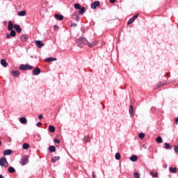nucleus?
<instances>
[{
	"mask_svg": "<svg viewBox=\"0 0 178 178\" xmlns=\"http://www.w3.org/2000/svg\"><path fill=\"white\" fill-rule=\"evenodd\" d=\"M10 33L6 34V38L9 39L10 37H16V31L15 30H10Z\"/></svg>",
	"mask_w": 178,
	"mask_h": 178,
	"instance_id": "0eeeda50",
	"label": "nucleus"
},
{
	"mask_svg": "<svg viewBox=\"0 0 178 178\" xmlns=\"http://www.w3.org/2000/svg\"><path fill=\"white\" fill-rule=\"evenodd\" d=\"M73 16H76L75 20H76V22H80V17H79V15H78L77 13H74V14H73Z\"/></svg>",
	"mask_w": 178,
	"mask_h": 178,
	"instance_id": "e433bc0d",
	"label": "nucleus"
},
{
	"mask_svg": "<svg viewBox=\"0 0 178 178\" xmlns=\"http://www.w3.org/2000/svg\"><path fill=\"white\" fill-rule=\"evenodd\" d=\"M0 63L3 67H8V62H6V59H1Z\"/></svg>",
	"mask_w": 178,
	"mask_h": 178,
	"instance_id": "2eb2a0df",
	"label": "nucleus"
},
{
	"mask_svg": "<svg viewBox=\"0 0 178 178\" xmlns=\"http://www.w3.org/2000/svg\"><path fill=\"white\" fill-rule=\"evenodd\" d=\"M110 3H115L116 2V0H109Z\"/></svg>",
	"mask_w": 178,
	"mask_h": 178,
	"instance_id": "de8ad7c7",
	"label": "nucleus"
},
{
	"mask_svg": "<svg viewBox=\"0 0 178 178\" xmlns=\"http://www.w3.org/2000/svg\"><path fill=\"white\" fill-rule=\"evenodd\" d=\"M81 30L82 33H86V29H84V28H82Z\"/></svg>",
	"mask_w": 178,
	"mask_h": 178,
	"instance_id": "8fccbe9b",
	"label": "nucleus"
},
{
	"mask_svg": "<svg viewBox=\"0 0 178 178\" xmlns=\"http://www.w3.org/2000/svg\"><path fill=\"white\" fill-rule=\"evenodd\" d=\"M12 152H13V151L10 149H6V150L3 151V155L5 156H6L8 155H12Z\"/></svg>",
	"mask_w": 178,
	"mask_h": 178,
	"instance_id": "dca6fc26",
	"label": "nucleus"
},
{
	"mask_svg": "<svg viewBox=\"0 0 178 178\" xmlns=\"http://www.w3.org/2000/svg\"><path fill=\"white\" fill-rule=\"evenodd\" d=\"M144 137H145V134L144 133H140L138 134V138H140L141 140H143V138H144Z\"/></svg>",
	"mask_w": 178,
	"mask_h": 178,
	"instance_id": "c9c22d12",
	"label": "nucleus"
},
{
	"mask_svg": "<svg viewBox=\"0 0 178 178\" xmlns=\"http://www.w3.org/2000/svg\"><path fill=\"white\" fill-rule=\"evenodd\" d=\"M129 159L131 161V162H136L137 159H138V157L136 155H132Z\"/></svg>",
	"mask_w": 178,
	"mask_h": 178,
	"instance_id": "393cba45",
	"label": "nucleus"
},
{
	"mask_svg": "<svg viewBox=\"0 0 178 178\" xmlns=\"http://www.w3.org/2000/svg\"><path fill=\"white\" fill-rule=\"evenodd\" d=\"M76 26H77V24H76L74 22L71 24V27H76Z\"/></svg>",
	"mask_w": 178,
	"mask_h": 178,
	"instance_id": "37998d69",
	"label": "nucleus"
},
{
	"mask_svg": "<svg viewBox=\"0 0 178 178\" xmlns=\"http://www.w3.org/2000/svg\"><path fill=\"white\" fill-rule=\"evenodd\" d=\"M163 168L166 169V168H168V164H164Z\"/></svg>",
	"mask_w": 178,
	"mask_h": 178,
	"instance_id": "603ef678",
	"label": "nucleus"
},
{
	"mask_svg": "<svg viewBox=\"0 0 178 178\" xmlns=\"http://www.w3.org/2000/svg\"><path fill=\"white\" fill-rule=\"evenodd\" d=\"M56 128L54 127V125H49V131L50 133H55Z\"/></svg>",
	"mask_w": 178,
	"mask_h": 178,
	"instance_id": "bb28decb",
	"label": "nucleus"
},
{
	"mask_svg": "<svg viewBox=\"0 0 178 178\" xmlns=\"http://www.w3.org/2000/svg\"><path fill=\"white\" fill-rule=\"evenodd\" d=\"M48 149L49 152H56V147L54 145L49 146Z\"/></svg>",
	"mask_w": 178,
	"mask_h": 178,
	"instance_id": "a211bd4d",
	"label": "nucleus"
},
{
	"mask_svg": "<svg viewBox=\"0 0 178 178\" xmlns=\"http://www.w3.org/2000/svg\"><path fill=\"white\" fill-rule=\"evenodd\" d=\"M59 159H60V156H54L51 159V162L55 163V162H56V161H59Z\"/></svg>",
	"mask_w": 178,
	"mask_h": 178,
	"instance_id": "c756f323",
	"label": "nucleus"
},
{
	"mask_svg": "<svg viewBox=\"0 0 178 178\" xmlns=\"http://www.w3.org/2000/svg\"><path fill=\"white\" fill-rule=\"evenodd\" d=\"M174 151H175V152H176V154H177V152H178V146L177 145H175L174 147Z\"/></svg>",
	"mask_w": 178,
	"mask_h": 178,
	"instance_id": "a19ab883",
	"label": "nucleus"
},
{
	"mask_svg": "<svg viewBox=\"0 0 178 178\" xmlns=\"http://www.w3.org/2000/svg\"><path fill=\"white\" fill-rule=\"evenodd\" d=\"M54 30H58V29H59V26L58 25H54Z\"/></svg>",
	"mask_w": 178,
	"mask_h": 178,
	"instance_id": "a18cd8bd",
	"label": "nucleus"
},
{
	"mask_svg": "<svg viewBox=\"0 0 178 178\" xmlns=\"http://www.w3.org/2000/svg\"><path fill=\"white\" fill-rule=\"evenodd\" d=\"M97 44H98V42H97V41L92 42H91V43L88 42V46L90 48H92V47H95V45H97Z\"/></svg>",
	"mask_w": 178,
	"mask_h": 178,
	"instance_id": "a878e982",
	"label": "nucleus"
},
{
	"mask_svg": "<svg viewBox=\"0 0 178 178\" xmlns=\"http://www.w3.org/2000/svg\"><path fill=\"white\" fill-rule=\"evenodd\" d=\"M19 122L22 124H27V119L25 117H22L19 118Z\"/></svg>",
	"mask_w": 178,
	"mask_h": 178,
	"instance_id": "f3484780",
	"label": "nucleus"
},
{
	"mask_svg": "<svg viewBox=\"0 0 178 178\" xmlns=\"http://www.w3.org/2000/svg\"><path fill=\"white\" fill-rule=\"evenodd\" d=\"M0 145H2V142L0 141Z\"/></svg>",
	"mask_w": 178,
	"mask_h": 178,
	"instance_id": "864d4df0",
	"label": "nucleus"
},
{
	"mask_svg": "<svg viewBox=\"0 0 178 178\" xmlns=\"http://www.w3.org/2000/svg\"><path fill=\"white\" fill-rule=\"evenodd\" d=\"M19 70H22V72H26V70H33L34 69V67L33 65H29V64H21L19 66Z\"/></svg>",
	"mask_w": 178,
	"mask_h": 178,
	"instance_id": "f03ea898",
	"label": "nucleus"
},
{
	"mask_svg": "<svg viewBox=\"0 0 178 178\" xmlns=\"http://www.w3.org/2000/svg\"><path fill=\"white\" fill-rule=\"evenodd\" d=\"M30 145L29 143H24L22 145L23 149H29Z\"/></svg>",
	"mask_w": 178,
	"mask_h": 178,
	"instance_id": "7c9ffc66",
	"label": "nucleus"
},
{
	"mask_svg": "<svg viewBox=\"0 0 178 178\" xmlns=\"http://www.w3.org/2000/svg\"><path fill=\"white\" fill-rule=\"evenodd\" d=\"M54 142L56 143V144H60V140L58 138H54Z\"/></svg>",
	"mask_w": 178,
	"mask_h": 178,
	"instance_id": "4c0bfd02",
	"label": "nucleus"
},
{
	"mask_svg": "<svg viewBox=\"0 0 178 178\" xmlns=\"http://www.w3.org/2000/svg\"><path fill=\"white\" fill-rule=\"evenodd\" d=\"M140 15V14H136L135 15H134L128 22H127V24L128 26L130 24H132V23H134V21L136 20V19H137V17H138V16Z\"/></svg>",
	"mask_w": 178,
	"mask_h": 178,
	"instance_id": "39448f33",
	"label": "nucleus"
},
{
	"mask_svg": "<svg viewBox=\"0 0 178 178\" xmlns=\"http://www.w3.org/2000/svg\"><path fill=\"white\" fill-rule=\"evenodd\" d=\"M11 74H13V76L14 77H19V76H20V72L17 71V70H13L11 72Z\"/></svg>",
	"mask_w": 178,
	"mask_h": 178,
	"instance_id": "f8f14e48",
	"label": "nucleus"
},
{
	"mask_svg": "<svg viewBox=\"0 0 178 178\" xmlns=\"http://www.w3.org/2000/svg\"><path fill=\"white\" fill-rule=\"evenodd\" d=\"M156 142L158 143V144H162V143H163V140L162 139V137L161 136H159L156 138Z\"/></svg>",
	"mask_w": 178,
	"mask_h": 178,
	"instance_id": "b1692460",
	"label": "nucleus"
},
{
	"mask_svg": "<svg viewBox=\"0 0 178 178\" xmlns=\"http://www.w3.org/2000/svg\"><path fill=\"white\" fill-rule=\"evenodd\" d=\"M164 145H165V147L164 148H165V149H170V143H164Z\"/></svg>",
	"mask_w": 178,
	"mask_h": 178,
	"instance_id": "473e14b6",
	"label": "nucleus"
},
{
	"mask_svg": "<svg viewBox=\"0 0 178 178\" xmlns=\"http://www.w3.org/2000/svg\"><path fill=\"white\" fill-rule=\"evenodd\" d=\"M142 147L144 148V149H147V145L145 144L142 145Z\"/></svg>",
	"mask_w": 178,
	"mask_h": 178,
	"instance_id": "49530a36",
	"label": "nucleus"
},
{
	"mask_svg": "<svg viewBox=\"0 0 178 178\" xmlns=\"http://www.w3.org/2000/svg\"><path fill=\"white\" fill-rule=\"evenodd\" d=\"M42 125V122H37V124H36V126L38 127H41V126Z\"/></svg>",
	"mask_w": 178,
	"mask_h": 178,
	"instance_id": "79ce46f5",
	"label": "nucleus"
},
{
	"mask_svg": "<svg viewBox=\"0 0 178 178\" xmlns=\"http://www.w3.org/2000/svg\"><path fill=\"white\" fill-rule=\"evenodd\" d=\"M56 60V58H54V57H49L47 58H45V62H54Z\"/></svg>",
	"mask_w": 178,
	"mask_h": 178,
	"instance_id": "aec40b11",
	"label": "nucleus"
},
{
	"mask_svg": "<svg viewBox=\"0 0 178 178\" xmlns=\"http://www.w3.org/2000/svg\"><path fill=\"white\" fill-rule=\"evenodd\" d=\"M78 47L83 48V45H88V40L86 38H79L76 40Z\"/></svg>",
	"mask_w": 178,
	"mask_h": 178,
	"instance_id": "f257e3e1",
	"label": "nucleus"
},
{
	"mask_svg": "<svg viewBox=\"0 0 178 178\" xmlns=\"http://www.w3.org/2000/svg\"><path fill=\"white\" fill-rule=\"evenodd\" d=\"M54 17L55 19H56L57 20H59L60 22H62V20H63L64 19L63 15H59V14H55Z\"/></svg>",
	"mask_w": 178,
	"mask_h": 178,
	"instance_id": "9b49d317",
	"label": "nucleus"
},
{
	"mask_svg": "<svg viewBox=\"0 0 178 178\" xmlns=\"http://www.w3.org/2000/svg\"><path fill=\"white\" fill-rule=\"evenodd\" d=\"M15 29V25L12 22V21L8 22V30L10 31V30H13Z\"/></svg>",
	"mask_w": 178,
	"mask_h": 178,
	"instance_id": "4468645a",
	"label": "nucleus"
},
{
	"mask_svg": "<svg viewBox=\"0 0 178 178\" xmlns=\"http://www.w3.org/2000/svg\"><path fill=\"white\" fill-rule=\"evenodd\" d=\"M40 73H41V69H40V67H35L32 71L33 76H38Z\"/></svg>",
	"mask_w": 178,
	"mask_h": 178,
	"instance_id": "423d86ee",
	"label": "nucleus"
},
{
	"mask_svg": "<svg viewBox=\"0 0 178 178\" xmlns=\"http://www.w3.org/2000/svg\"><path fill=\"white\" fill-rule=\"evenodd\" d=\"M175 123L177 124H178V118H175Z\"/></svg>",
	"mask_w": 178,
	"mask_h": 178,
	"instance_id": "3c124183",
	"label": "nucleus"
},
{
	"mask_svg": "<svg viewBox=\"0 0 178 178\" xmlns=\"http://www.w3.org/2000/svg\"><path fill=\"white\" fill-rule=\"evenodd\" d=\"M74 9H78V10L81 8V5L80 3H75L74 5Z\"/></svg>",
	"mask_w": 178,
	"mask_h": 178,
	"instance_id": "2f4dec72",
	"label": "nucleus"
},
{
	"mask_svg": "<svg viewBox=\"0 0 178 178\" xmlns=\"http://www.w3.org/2000/svg\"><path fill=\"white\" fill-rule=\"evenodd\" d=\"M84 143H91V140H90V136H85L83 138Z\"/></svg>",
	"mask_w": 178,
	"mask_h": 178,
	"instance_id": "5701e85b",
	"label": "nucleus"
},
{
	"mask_svg": "<svg viewBox=\"0 0 178 178\" xmlns=\"http://www.w3.org/2000/svg\"><path fill=\"white\" fill-rule=\"evenodd\" d=\"M26 13H27V12L25 10H22V11H19L17 13V15L19 16L23 17V16H26Z\"/></svg>",
	"mask_w": 178,
	"mask_h": 178,
	"instance_id": "6ab92c4d",
	"label": "nucleus"
},
{
	"mask_svg": "<svg viewBox=\"0 0 178 178\" xmlns=\"http://www.w3.org/2000/svg\"><path fill=\"white\" fill-rule=\"evenodd\" d=\"M14 29L17 31V33H22V28L20 27V25L19 24H14Z\"/></svg>",
	"mask_w": 178,
	"mask_h": 178,
	"instance_id": "9d476101",
	"label": "nucleus"
},
{
	"mask_svg": "<svg viewBox=\"0 0 178 178\" xmlns=\"http://www.w3.org/2000/svg\"><path fill=\"white\" fill-rule=\"evenodd\" d=\"M92 177H93V178H95V177H96V176H95V172H92Z\"/></svg>",
	"mask_w": 178,
	"mask_h": 178,
	"instance_id": "09e8293b",
	"label": "nucleus"
},
{
	"mask_svg": "<svg viewBox=\"0 0 178 178\" xmlns=\"http://www.w3.org/2000/svg\"><path fill=\"white\" fill-rule=\"evenodd\" d=\"M31 58H34V56H31Z\"/></svg>",
	"mask_w": 178,
	"mask_h": 178,
	"instance_id": "5fc2aeb1",
	"label": "nucleus"
},
{
	"mask_svg": "<svg viewBox=\"0 0 178 178\" xmlns=\"http://www.w3.org/2000/svg\"><path fill=\"white\" fill-rule=\"evenodd\" d=\"M129 115L131 118H133V116H134V108L133 107V105L129 106Z\"/></svg>",
	"mask_w": 178,
	"mask_h": 178,
	"instance_id": "ddd939ff",
	"label": "nucleus"
},
{
	"mask_svg": "<svg viewBox=\"0 0 178 178\" xmlns=\"http://www.w3.org/2000/svg\"><path fill=\"white\" fill-rule=\"evenodd\" d=\"M20 40L23 42H26V41H27V35H21L20 36Z\"/></svg>",
	"mask_w": 178,
	"mask_h": 178,
	"instance_id": "4be33fe9",
	"label": "nucleus"
},
{
	"mask_svg": "<svg viewBox=\"0 0 178 178\" xmlns=\"http://www.w3.org/2000/svg\"><path fill=\"white\" fill-rule=\"evenodd\" d=\"M8 173H16V170L15 168L10 166L8 169Z\"/></svg>",
	"mask_w": 178,
	"mask_h": 178,
	"instance_id": "412c9836",
	"label": "nucleus"
},
{
	"mask_svg": "<svg viewBox=\"0 0 178 178\" xmlns=\"http://www.w3.org/2000/svg\"><path fill=\"white\" fill-rule=\"evenodd\" d=\"M163 86H165V83H163V82H159L157 84V87H162Z\"/></svg>",
	"mask_w": 178,
	"mask_h": 178,
	"instance_id": "ea45409f",
	"label": "nucleus"
},
{
	"mask_svg": "<svg viewBox=\"0 0 178 178\" xmlns=\"http://www.w3.org/2000/svg\"><path fill=\"white\" fill-rule=\"evenodd\" d=\"M115 158L117 161H119L120 159V153L117 152L115 155Z\"/></svg>",
	"mask_w": 178,
	"mask_h": 178,
	"instance_id": "72a5a7b5",
	"label": "nucleus"
},
{
	"mask_svg": "<svg viewBox=\"0 0 178 178\" xmlns=\"http://www.w3.org/2000/svg\"><path fill=\"white\" fill-rule=\"evenodd\" d=\"M79 10V15H83V13H86L85 7H81Z\"/></svg>",
	"mask_w": 178,
	"mask_h": 178,
	"instance_id": "c85d7f7f",
	"label": "nucleus"
},
{
	"mask_svg": "<svg viewBox=\"0 0 178 178\" xmlns=\"http://www.w3.org/2000/svg\"><path fill=\"white\" fill-rule=\"evenodd\" d=\"M35 59H37V56H35Z\"/></svg>",
	"mask_w": 178,
	"mask_h": 178,
	"instance_id": "6e6d98bb",
	"label": "nucleus"
},
{
	"mask_svg": "<svg viewBox=\"0 0 178 178\" xmlns=\"http://www.w3.org/2000/svg\"><path fill=\"white\" fill-rule=\"evenodd\" d=\"M150 176H152V177H158V172H156L155 174H154V172L152 171L149 173Z\"/></svg>",
	"mask_w": 178,
	"mask_h": 178,
	"instance_id": "f704fd0d",
	"label": "nucleus"
},
{
	"mask_svg": "<svg viewBox=\"0 0 178 178\" xmlns=\"http://www.w3.org/2000/svg\"><path fill=\"white\" fill-rule=\"evenodd\" d=\"M35 44H36V47H38V48H42V47L45 45V44H44L41 40H35Z\"/></svg>",
	"mask_w": 178,
	"mask_h": 178,
	"instance_id": "1a4fd4ad",
	"label": "nucleus"
},
{
	"mask_svg": "<svg viewBox=\"0 0 178 178\" xmlns=\"http://www.w3.org/2000/svg\"><path fill=\"white\" fill-rule=\"evenodd\" d=\"M134 176L135 178H140V173L134 172Z\"/></svg>",
	"mask_w": 178,
	"mask_h": 178,
	"instance_id": "58836bf2",
	"label": "nucleus"
},
{
	"mask_svg": "<svg viewBox=\"0 0 178 178\" xmlns=\"http://www.w3.org/2000/svg\"><path fill=\"white\" fill-rule=\"evenodd\" d=\"M0 166L3 168H8V166H9V163H8L6 157L3 156L0 158Z\"/></svg>",
	"mask_w": 178,
	"mask_h": 178,
	"instance_id": "7ed1b4c3",
	"label": "nucleus"
},
{
	"mask_svg": "<svg viewBox=\"0 0 178 178\" xmlns=\"http://www.w3.org/2000/svg\"><path fill=\"white\" fill-rule=\"evenodd\" d=\"M42 118H44V116L42 115H38V120H41V119H42Z\"/></svg>",
	"mask_w": 178,
	"mask_h": 178,
	"instance_id": "c03bdc74",
	"label": "nucleus"
},
{
	"mask_svg": "<svg viewBox=\"0 0 178 178\" xmlns=\"http://www.w3.org/2000/svg\"><path fill=\"white\" fill-rule=\"evenodd\" d=\"M169 170L171 173H176L177 172V168L175 167H170Z\"/></svg>",
	"mask_w": 178,
	"mask_h": 178,
	"instance_id": "cd10ccee",
	"label": "nucleus"
},
{
	"mask_svg": "<svg viewBox=\"0 0 178 178\" xmlns=\"http://www.w3.org/2000/svg\"><path fill=\"white\" fill-rule=\"evenodd\" d=\"M20 163L22 165V166L27 165V163H29V157L27 156H24L23 159H22Z\"/></svg>",
	"mask_w": 178,
	"mask_h": 178,
	"instance_id": "6e6552de",
	"label": "nucleus"
},
{
	"mask_svg": "<svg viewBox=\"0 0 178 178\" xmlns=\"http://www.w3.org/2000/svg\"><path fill=\"white\" fill-rule=\"evenodd\" d=\"M100 5H101V2H99V1H95L91 4L90 8L91 9H97V8L100 6Z\"/></svg>",
	"mask_w": 178,
	"mask_h": 178,
	"instance_id": "20e7f679",
	"label": "nucleus"
}]
</instances>
